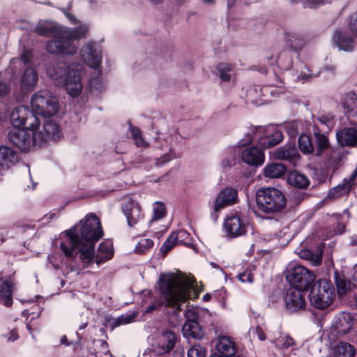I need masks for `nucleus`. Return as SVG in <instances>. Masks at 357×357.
<instances>
[{
	"instance_id": "bf43d9fd",
	"label": "nucleus",
	"mask_w": 357,
	"mask_h": 357,
	"mask_svg": "<svg viewBox=\"0 0 357 357\" xmlns=\"http://www.w3.org/2000/svg\"><path fill=\"white\" fill-rule=\"evenodd\" d=\"M255 333L259 338V340L264 341L266 340V334L261 327L257 326L255 329Z\"/></svg>"
},
{
	"instance_id": "69168bd1",
	"label": "nucleus",
	"mask_w": 357,
	"mask_h": 357,
	"mask_svg": "<svg viewBox=\"0 0 357 357\" xmlns=\"http://www.w3.org/2000/svg\"><path fill=\"white\" fill-rule=\"evenodd\" d=\"M48 259H49L50 263H51L52 264L53 267L55 269H58L60 267L59 264L54 261V256H53V255L50 256Z\"/></svg>"
},
{
	"instance_id": "20e7f679",
	"label": "nucleus",
	"mask_w": 357,
	"mask_h": 357,
	"mask_svg": "<svg viewBox=\"0 0 357 357\" xmlns=\"http://www.w3.org/2000/svg\"><path fill=\"white\" fill-rule=\"evenodd\" d=\"M47 75L56 84L63 86L71 97H77L82 92V79L85 74L83 65L74 63L68 67L65 63H51L46 69Z\"/></svg>"
},
{
	"instance_id": "7c9ffc66",
	"label": "nucleus",
	"mask_w": 357,
	"mask_h": 357,
	"mask_svg": "<svg viewBox=\"0 0 357 357\" xmlns=\"http://www.w3.org/2000/svg\"><path fill=\"white\" fill-rule=\"evenodd\" d=\"M287 181L289 185L297 188H305L310 184L307 177L298 171L291 172L288 175Z\"/></svg>"
},
{
	"instance_id": "3c124183",
	"label": "nucleus",
	"mask_w": 357,
	"mask_h": 357,
	"mask_svg": "<svg viewBox=\"0 0 357 357\" xmlns=\"http://www.w3.org/2000/svg\"><path fill=\"white\" fill-rule=\"evenodd\" d=\"M299 125L298 121H292L287 124L285 129L289 136L294 137L298 134Z\"/></svg>"
},
{
	"instance_id": "338daca9",
	"label": "nucleus",
	"mask_w": 357,
	"mask_h": 357,
	"mask_svg": "<svg viewBox=\"0 0 357 357\" xmlns=\"http://www.w3.org/2000/svg\"><path fill=\"white\" fill-rule=\"evenodd\" d=\"M271 225L275 229H279L281 226V223L277 220H271Z\"/></svg>"
},
{
	"instance_id": "39448f33",
	"label": "nucleus",
	"mask_w": 357,
	"mask_h": 357,
	"mask_svg": "<svg viewBox=\"0 0 357 357\" xmlns=\"http://www.w3.org/2000/svg\"><path fill=\"white\" fill-rule=\"evenodd\" d=\"M257 208L265 213L281 211L286 206V198L283 192L275 188H264L256 192Z\"/></svg>"
},
{
	"instance_id": "2eb2a0df",
	"label": "nucleus",
	"mask_w": 357,
	"mask_h": 357,
	"mask_svg": "<svg viewBox=\"0 0 357 357\" xmlns=\"http://www.w3.org/2000/svg\"><path fill=\"white\" fill-rule=\"evenodd\" d=\"M123 210L130 227L137 225V230H139V227L143 226L146 227L147 223L142 220L141 208L137 202L132 199L128 200L123 204Z\"/></svg>"
},
{
	"instance_id": "cd10ccee",
	"label": "nucleus",
	"mask_w": 357,
	"mask_h": 357,
	"mask_svg": "<svg viewBox=\"0 0 357 357\" xmlns=\"http://www.w3.org/2000/svg\"><path fill=\"white\" fill-rule=\"evenodd\" d=\"M13 284L0 278V304L10 307L13 304L12 291Z\"/></svg>"
},
{
	"instance_id": "49530a36",
	"label": "nucleus",
	"mask_w": 357,
	"mask_h": 357,
	"mask_svg": "<svg viewBox=\"0 0 357 357\" xmlns=\"http://www.w3.org/2000/svg\"><path fill=\"white\" fill-rule=\"evenodd\" d=\"M162 146L164 147L162 150L165 151V154L162 155L160 158L156 159L155 164L158 166L162 165L166 162H169L173 158L172 149L169 145L167 142H165V144H162Z\"/></svg>"
},
{
	"instance_id": "9d476101",
	"label": "nucleus",
	"mask_w": 357,
	"mask_h": 357,
	"mask_svg": "<svg viewBox=\"0 0 357 357\" xmlns=\"http://www.w3.org/2000/svg\"><path fill=\"white\" fill-rule=\"evenodd\" d=\"M286 278L291 287L305 291L314 282L315 276L303 266L292 264L287 271Z\"/></svg>"
},
{
	"instance_id": "de8ad7c7",
	"label": "nucleus",
	"mask_w": 357,
	"mask_h": 357,
	"mask_svg": "<svg viewBox=\"0 0 357 357\" xmlns=\"http://www.w3.org/2000/svg\"><path fill=\"white\" fill-rule=\"evenodd\" d=\"M254 267H249L244 270L243 272L238 273V278L242 282H253V273Z\"/></svg>"
},
{
	"instance_id": "f8f14e48",
	"label": "nucleus",
	"mask_w": 357,
	"mask_h": 357,
	"mask_svg": "<svg viewBox=\"0 0 357 357\" xmlns=\"http://www.w3.org/2000/svg\"><path fill=\"white\" fill-rule=\"evenodd\" d=\"M10 121L13 128L23 126L25 129L33 130L39 126V118L26 106L14 108L10 112Z\"/></svg>"
},
{
	"instance_id": "680f3d73",
	"label": "nucleus",
	"mask_w": 357,
	"mask_h": 357,
	"mask_svg": "<svg viewBox=\"0 0 357 357\" xmlns=\"http://www.w3.org/2000/svg\"><path fill=\"white\" fill-rule=\"evenodd\" d=\"M357 177V167H356V169L353 171V172L351 173V174L350 175L349 178L348 180H346L344 179V182L345 183H349L351 185V186L352 185V183L354 182V181L355 180V178Z\"/></svg>"
},
{
	"instance_id": "0e129e2a",
	"label": "nucleus",
	"mask_w": 357,
	"mask_h": 357,
	"mask_svg": "<svg viewBox=\"0 0 357 357\" xmlns=\"http://www.w3.org/2000/svg\"><path fill=\"white\" fill-rule=\"evenodd\" d=\"M332 116H322V117H320L319 118V121L324 123L325 125H326L327 126H329L331 124V121H332Z\"/></svg>"
},
{
	"instance_id": "052dcab7",
	"label": "nucleus",
	"mask_w": 357,
	"mask_h": 357,
	"mask_svg": "<svg viewBox=\"0 0 357 357\" xmlns=\"http://www.w3.org/2000/svg\"><path fill=\"white\" fill-rule=\"evenodd\" d=\"M63 13H64L65 16L66 17V18H68V20H69V22L71 24H76L78 22L77 17L73 14H72L66 10H63Z\"/></svg>"
},
{
	"instance_id": "13d9d810",
	"label": "nucleus",
	"mask_w": 357,
	"mask_h": 357,
	"mask_svg": "<svg viewBox=\"0 0 357 357\" xmlns=\"http://www.w3.org/2000/svg\"><path fill=\"white\" fill-rule=\"evenodd\" d=\"M4 336L7 338L8 342H14L19 337L17 333L14 330Z\"/></svg>"
},
{
	"instance_id": "f3484780",
	"label": "nucleus",
	"mask_w": 357,
	"mask_h": 357,
	"mask_svg": "<svg viewBox=\"0 0 357 357\" xmlns=\"http://www.w3.org/2000/svg\"><path fill=\"white\" fill-rule=\"evenodd\" d=\"M303 290L290 287L287 291L284 302L287 308L291 312H296L305 307V301L302 294Z\"/></svg>"
},
{
	"instance_id": "79ce46f5",
	"label": "nucleus",
	"mask_w": 357,
	"mask_h": 357,
	"mask_svg": "<svg viewBox=\"0 0 357 357\" xmlns=\"http://www.w3.org/2000/svg\"><path fill=\"white\" fill-rule=\"evenodd\" d=\"M137 314L135 312H128L126 314H123L114 319V321L112 324V328L119 327L121 325H126L128 324L132 323Z\"/></svg>"
},
{
	"instance_id": "b1692460",
	"label": "nucleus",
	"mask_w": 357,
	"mask_h": 357,
	"mask_svg": "<svg viewBox=\"0 0 357 357\" xmlns=\"http://www.w3.org/2000/svg\"><path fill=\"white\" fill-rule=\"evenodd\" d=\"M333 43L339 50L352 51L354 48V37L349 36L344 31H337L333 37Z\"/></svg>"
},
{
	"instance_id": "4d7b16f0",
	"label": "nucleus",
	"mask_w": 357,
	"mask_h": 357,
	"mask_svg": "<svg viewBox=\"0 0 357 357\" xmlns=\"http://www.w3.org/2000/svg\"><path fill=\"white\" fill-rule=\"evenodd\" d=\"M135 143L138 147L147 148L149 146V144L145 140H144L142 136L135 139Z\"/></svg>"
},
{
	"instance_id": "a878e982",
	"label": "nucleus",
	"mask_w": 357,
	"mask_h": 357,
	"mask_svg": "<svg viewBox=\"0 0 357 357\" xmlns=\"http://www.w3.org/2000/svg\"><path fill=\"white\" fill-rule=\"evenodd\" d=\"M273 156L278 160H292L298 159L300 154L294 144H288L275 150Z\"/></svg>"
},
{
	"instance_id": "ea45409f",
	"label": "nucleus",
	"mask_w": 357,
	"mask_h": 357,
	"mask_svg": "<svg viewBox=\"0 0 357 357\" xmlns=\"http://www.w3.org/2000/svg\"><path fill=\"white\" fill-rule=\"evenodd\" d=\"M298 255L301 258L312 261L314 265H318L321 261L322 255L321 253H314L308 249L301 250Z\"/></svg>"
},
{
	"instance_id": "0eeeda50",
	"label": "nucleus",
	"mask_w": 357,
	"mask_h": 357,
	"mask_svg": "<svg viewBox=\"0 0 357 357\" xmlns=\"http://www.w3.org/2000/svg\"><path fill=\"white\" fill-rule=\"evenodd\" d=\"M335 288L327 280H319L313 284L310 293L311 304L319 310L328 308L334 301Z\"/></svg>"
},
{
	"instance_id": "dca6fc26",
	"label": "nucleus",
	"mask_w": 357,
	"mask_h": 357,
	"mask_svg": "<svg viewBox=\"0 0 357 357\" xmlns=\"http://www.w3.org/2000/svg\"><path fill=\"white\" fill-rule=\"evenodd\" d=\"M355 320L349 313L340 312L333 320L332 329L337 335L342 336L347 334L354 327Z\"/></svg>"
},
{
	"instance_id": "a18cd8bd",
	"label": "nucleus",
	"mask_w": 357,
	"mask_h": 357,
	"mask_svg": "<svg viewBox=\"0 0 357 357\" xmlns=\"http://www.w3.org/2000/svg\"><path fill=\"white\" fill-rule=\"evenodd\" d=\"M314 136L316 138V143L318 149L317 155H320L322 151L328 148L329 142L328 138L324 134L315 133Z\"/></svg>"
},
{
	"instance_id": "4c0bfd02",
	"label": "nucleus",
	"mask_w": 357,
	"mask_h": 357,
	"mask_svg": "<svg viewBox=\"0 0 357 357\" xmlns=\"http://www.w3.org/2000/svg\"><path fill=\"white\" fill-rule=\"evenodd\" d=\"M298 146L304 154H310L314 151V146L310 137L307 135H301L298 138Z\"/></svg>"
},
{
	"instance_id": "f257e3e1",
	"label": "nucleus",
	"mask_w": 357,
	"mask_h": 357,
	"mask_svg": "<svg viewBox=\"0 0 357 357\" xmlns=\"http://www.w3.org/2000/svg\"><path fill=\"white\" fill-rule=\"evenodd\" d=\"M100 221L94 214H89L79 224L65 231L61 236L59 248L66 257L79 261L84 266L94 259L98 265L113 257L111 241H102L95 255L96 243L102 236Z\"/></svg>"
},
{
	"instance_id": "c756f323",
	"label": "nucleus",
	"mask_w": 357,
	"mask_h": 357,
	"mask_svg": "<svg viewBox=\"0 0 357 357\" xmlns=\"http://www.w3.org/2000/svg\"><path fill=\"white\" fill-rule=\"evenodd\" d=\"M182 333L185 338L199 339L203 334L197 321H185L182 327Z\"/></svg>"
},
{
	"instance_id": "bb28decb",
	"label": "nucleus",
	"mask_w": 357,
	"mask_h": 357,
	"mask_svg": "<svg viewBox=\"0 0 357 357\" xmlns=\"http://www.w3.org/2000/svg\"><path fill=\"white\" fill-rule=\"evenodd\" d=\"M341 104L347 114L357 116V94L354 91L344 93L342 96Z\"/></svg>"
},
{
	"instance_id": "412c9836",
	"label": "nucleus",
	"mask_w": 357,
	"mask_h": 357,
	"mask_svg": "<svg viewBox=\"0 0 357 357\" xmlns=\"http://www.w3.org/2000/svg\"><path fill=\"white\" fill-rule=\"evenodd\" d=\"M237 199V191L231 188H226L218 195L213 210L218 212L227 206L234 204Z\"/></svg>"
},
{
	"instance_id": "ddd939ff",
	"label": "nucleus",
	"mask_w": 357,
	"mask_h": 357,
	"mask_svg": "<svg viewBox=\"0 0 357 357\" xmlns=\"http://www.w3.org/2000/svg\"><path fill=\"white\" fill-rule=\"evenodd\" d=\"M80 59L89 67L98 70L102 62V50L100 45L94 41H89L82 45L79 50Z\"/></svg>"
},
{
	"instance_id": "5701e85b",
	"label": "nucleus",
	"mask_w": 357,
	"mask_h": 357,
	"mask_svg": "<svg viewBox=\"0 0 357 357\" xmlns=\"http://www.w3.org/2000/svg\"><path fill=\"white\" fill-rule=\"evenodd\" d=\"M216 349L219 354L225 357H231L236 351V344L232 337L222 335L218 339Z\"/></svg>"
},
{
	"instance_id": "4be33fe9",
	"label": "nucleus",
	"mask_w": 357,
	"mask_h": 357,
	"mask_svg": "<svg viewBox=\"0 0 357 357\" xmlns=\"http://www.w3.org/2000/svg\"><path fill=\"white\" fill-rule=\"evenodd\" d=\"M243 161L251 166H259L264 162L263 151L255 146L245 149L241 153Z\"/></svg>"
},
{
	"instance_id": "4468645a",
	"label": "nucleus",
	"mask_w": 357,
	"mask_h": 357,
	"mask_svg": "<svg viewBox=\"0 0 357 357\" xmlns=\"http://www.w3.org/2000/svg\"><path fill=\"white\" fill-rule=\"evenodd\" d=\"M224 226L227 236L230 238H236L244 235L247 232L248 227L236 213H231L227 217Z\"/></svg>"
},
{
	"instance_id": "a211bd4d",
	"label": "nucleus",
	"mask_w": 357,
	"mask_h": 357,
	"mask_svg": "<svg viewBox=\"0 0 357 357\" xmlns=\"http://www.w3.org/2000/svg\"><path fill=\"white\" fill-rule=\"evenodd\" d=\"M38 127V128L36 127V130L39 133H41L43 136L42 146L47 142L49 138L56 140L59 139L61 135L59 127L56 123L52 121H47L42 123L40 119H39V126Z\"/></svg>"
},
{
	"instance_id": "f704fd0d",
	"label": "nucleus",
	"mask_w": 357,
	"mask_h": 357,
	"mask_svg": "<svg viewBox=\"0 0 357 357\" xmlns=\"http://www.w3.org/2000/svg\"><path fill=\"white\" fill-rule=\"evenodd\" d=\"M285 40L295 50L304 45L303 38L295 31L286 33Z\"/></svg>"
},
{
	"instance_id": "6e6d98bb",
	"label": "nucleus",
	"mask_w": 357,
	"mask_h": 357,
	"mask_svg": "<svg viewBox=\"0 0 357 357\" xmlns=\"http://www.w3.org/2000/svg\"><path fill=\"white\" fill-rule=\"evenodd\" d=\"M10 86L5 83L0 82V98L6 96L10 91Z\"/></svg>"
},
{
	"instance_id": "6ab92c4d",
	"label": "nucleus",
	"mask_w": 357,
	"mask_h": 357,
	"mask_svg": "<svg viewBox=\"0 0 357 357\" xmlns=\"http://www.w3.org/2000/svg\"><path fill=\"white\" fill-rule=\"evenodd\" d=\"M337 143L344 146H357V126L345 127L336 132Z\"/></svg>"
},
{
	"instance_id": "6e6552de",
	"label": "nucleus",
	"mask_w": 357,
	"mask_h": 357,
	"mask_svg": "<svg viewBox=\"0 0 357 357\" xmlns=\"http://www.w3.org/2000/svg\"><path fill=\"white\" fill-rule=\"evenodd\" d=\"M31 106L34 114L43 117L53 116L59 109L57 99L47 90H40L33 94Z\"/></svg>"
},
{
	"instance_id": "1a4fd4ad",
	"label": "nucleus",
	"mask_w": 357,
	"mask_h": 357,
	"mask_svg": "<svg viewBox=\"0 0 357 357\" xmlns=\"http://www.w3.org/2000/svg\"><path fill=\"white\" fill-rule=\"evenodd\" d=\"M282 139L283 135L280 131L265 130L261 127H252L250 128L243 144L257 141L263 149H268L278 144Z\"/></svg>"
},
{
	"instance_id": "864d4df0",
	"label": "nucleus",
	"mask_w": 357,
	"mask_h": 357,
	"mask_svg": "<svg viewBox=\"0 0 357 357\" xmlns=\"http://www.w3.org/2000/svg\"><path fill=\"white\" fill-rule=\"evenodd\" d=\"M32 58L33 54L31 50H24L21 55V60L25 63H30L32 60Z\"/></svg>"
},
{
	"instance_id": "e2e57ef3",
	"label": "nucleus",
	"mask_w": 357,
	"mask_h": 357,
	"mask_svg": "<svg viewBox=\"0 0 357 357\" xmlns=\"http://www.w3.org/2000/svg\"><path fill=\"white\" fill-rule=\"evenodd\" d=\"M130 132L134 139L142 136L141 131L137 128L130 127Z\"/></svg>"
},
{
	"instance_id": "aec40b11",
	"label": "nucleus",
	"mask_w": 357,
	"mask_h": 357,
	"mask_svg": "<svg viewBox=\"0 0 357 357\" xmlns=\"http://www.w3.org/2000/svg\"><path fill=\"white\" fill-rule=\"evenodd\" d=\"M38 81V75L35 68L29 67L24 69L20 78V86L22 91H32Z\"/></svg>"
},
{
	"instance_id": "5fc2aeb1",
	"label": "nucleus",
	"mask_w": 357,
	"mask_h": 357,
	"mask_svg": "<svg viewBox=\"0 0 357 357\" xmlns=\"http://www.w3.org/2000/svg\"><path fill=\"white\" fill-rule=\"evenodd\" d=\"M349 29L352 32L354 36H357V13L355 17L351 19L349 24Z\"/></svg>"
},
{
	"instance_id": "7ed1b4c3",
	"label": "nucleus",
	"mask_w": 357,
	"mask_h": 357,
	"mask_svg": "<svg viewBox=\"0 0 357 357\" xmlns=\"http://www.w3.org/2000/svg\"><path fill=\"white\" fill-rule=\"evenodd\" d=\"M89 31L87 24L71 28L52 21L40 22L35 27V31L39 35L53 36L54 38L46 45V50L49 53L71 56L75 55L78 50V46L75 41L85 38Z\"/></svg>"
},
{
	"instance_id": "774afa93",
	"label": "nucleus",
	"mask_w": 357,
	"mask_h": 357,
	"mask_svg": "<svg viewBox=\"0 0 357 357\" xmlns=\"http://www.w3.org/2000/svg\"><path fill=\"white\" fill-rule=\"evenodd\" d=\"M157 307H158V305L151 304L147 307L146 310H145V312H146V313L151 312L152 311L155 310L157 308Z\"/></svg>"
},
{
	"instance_id": "09e8293b",
	"label": "nucleus",
	"mask_w": 357,
	"mask_h": 357,
	"mask_svg": "<svg viewBox=\"0 0 357 357\" xmlns=\"http://www.w3.org/2000/svg\"><path fill=\"white\" fill-rule=\"evenodd\" d=\"M188 357H206V351L200 345H195L188 349Z\"/></svg>"
},
{
	"instance_id": "72a5a7b5",
	"label": "nucleus",
	"mask_w": 357,
	"mask_h": 357,
	"mask_svg": "<svg viewBox=\"0 0 357 357\" xmlns=\"http://www.w3.org/2000/svg\"><path fill=\"white\" fill-rule=\"evenodd\" d=\"M335 282L337 294L340 297L346 295L354 287V284L344 277H336Z\"/></svg>"
},
{
	"instance_id": "8fccbe9b",
	"label": "nucleus",
	"mask_w": 357,
	"mask_h": 357,
	"mask_svg": "<svg viewBox=\"0 0 357 357\" xmlns=\"http://www.w3.org/2000/svg\"><path fill=\"white\" fill-rule=\"evenodd\" d=\"M177 243V241L172 233L162 245L160 250L166 255Z\"/></svg>"
},
{
	"instance_id": "423d86ee",
	"label": "nucleus",
	"mask_w": 357,
	"mask_h": 357,
	"mask_svg": "<svg viewBox=\"0 0 357 357\" xmlns=\"http://www.w3.org/2000/svg\"><path fill=\"white\" fill-rule=\"evenodd\" d=\"M7 137L8 141L22 151H27L33 147L42 146L43 135L36 128L23 129L13 128L9 130Z\"/></svg>"
},
{
	"instance_id": "37998d69",
	"label": "nucleus",
	"mask_w": 357,
	"mask_h": 357,
	"mask_svg": "<svg viewBox=\"0 0 357 357\" xmlns=\"http://www.w3.org/2000/svg\"><path fill=\"white\" fill-rule=\"evenodd\" d=\"M165 215L166 211L164 204L158 202H155L153 204V217L149 222L152 223L153 221L159 220L164 218Z\"/></svg>"
},
{
	"instance_id": "473e14b6",
	"label": "nucleus",
	"mask_w": 357,
	"mask_h": 357,
	"mask_svg": "<svg viewBox=\"0 0 357 357\" xmlns=\"http://www.w3.org/2000/svg\"><path fill=\"white\" fill-rule=\"evenodd\" d=\"M281 88L282 82L280 81H278L275 84H272L270 86H265L262 88L257 87L254 89H250L248 91V96L252 97L255 93L257 94L259 92L264 96H266V93H270L272 96H275V93L276 91L278 93L282 92Z\"/></svg>"
},
{
	"instance_id": "603ef678",
	"label": "nucleus",
	"mask_w": 357,
	"mask_h": 357,
	"mask_svg": "<svg viewBox=\"0 0 357 357\" xmlns=\"http://www.w3.org/2000/svg\"><path fill=\"white\" fill-rule=\"evenodd\" d=\"M185 321H197L198 314L195 309L192 307L188 308L184 313Z\"/></svg>"
},
{
	"instance_id": "c85d7f7f",
	"label": "nucleus",
	"mask_w": 357,
	"mask_h": 357,
	"mask_svg": "<svg viewBox=\"0 0 357 357\" xmlns=\"http://www.w3.org/2000/svg\"><path fill=\"white\" fill-rule=\"evenodd\" d=\"M286 171V165L278 162L268 163L263 169L264 176L271 178L282 176Z\"/></svg>"
},
{
	"instance_id": "393cba45",
	"label": "nucleus",
	"mask_w": 357,
	"mask_h": 357,
	"mask_svg": "<svg viewBox=\"0 0 357 357\" xmlns=\"http://www.w3.org/2000/svg\"><path fill=\"white\" fill-rule=\"evenodd\" d=\"M16 153L10 147L0 146V172L8 170L17 162Z\"/></svg>"
},
{
	"instance_id": "f03ea898",
	"label": "nucleus",
	"mask_w": 357,
	"mask_h": 357,
	"mask_svg": "<svg viewBox=\"0 0 357 357\" xmlns=\"http://www.w3.org/2000/svg\"><path fill=\"white\" fill-rule=\"evenodd\" d=\"M158 291L161 303L175 309L169 317V324L176 327L181 323L178 311L183 303L198 296L195 291L194 281L183 273H161L158 280Z\"/></svg>"
},
{
	"instance_id": "c9c22d12",
	"label": "nucleus",
	"mask_w": 357,
	"mask_h": 357,
	"mask_svg": "<svg viewBox=\"0 0 357 357\" xmlns=\"http://www.w3.org/2000/svg\"><path fill=\"white\" fill-rule=\"evenodd\" d=\"M275 344L277 349L284 351L296 345V341L289 335L282 334L275 339Z\"/></svg>"
},
{
	"instance_id": "9b49d317",
	"label": "nucleus",
	"mask_w": 357,
	"mask_h": 357,
	"mask_svg": "<svg viewBox=\"0 0 357 357\" xmlns=\"http://www.w3.org/2000/svg\"><path fill=\"white\" fill-rule=\"evenodd\" d=\"M178 339L176 333L170 329L158 330L152 335V347L159 354L169 353L175 347Z\"/></svg>"
},
{
	"instance_id": "c03bdc74",
	"label": "nucleus",
	"mask_w": 357,
	"mask_h": 357,
	"mask_svg": "<svg viewBox=\"0 0 357 357\" xmlns=\"http://www.w3.org/2000/svg\"><path fill=\"white\" fill-rule=\"evenodd\" d=\"M153 246V241L150 238H142L135 245V252L144 254L149 252Z\"/></svg>"
},
{
	"instance_id": "a19ab883",
	"label": "nucleus",
	"mask_w": 357,
	"mask_h": 357,
	"mask_svg": "<svg viewBox=\"0 0 357 357\" xmlns=\"http://www.w3.org/2000/svg\"><path fill=\"white\" fill-rule=\"evenodd\" d=\"M216 69L219 73L220 78L222 81L229 82L231 79L232 67L230 64L220 63L217 65Z\"/></svg>"
},
{
	"instance_id": "2f4dec72",
	"label": "nucleus",
	"mask_w": 357,
	"mask_h": 357,
	"mask_svg": "<svg viewBox=\"0 0 357 357\" xmlns=\"http://www.w3.org/2000/svg\"><path fill=\"white\" fill-rule=\"evenodd\" d=\"M333 357H353L355 349L349 343L340 342L332 349Z\"/></svg>"
},
{
	"instance_id": "58836bf2",
	"label": "nucleus",
	"mask_w": 357,
	"mask_h": 357,
	"mask_svg": "<svg viewBox=\"0 0 357 357\" xmlns=\"http://www.w3.org/2000/svg\"><path fill=\"white\" fill-rule=\"evenodd\" d=\"M178 244L184 245L188 247L192 245V238L190 234L185 229H179L172 232Z\"/></svg>"
},
{
	"instance_id": "e433bc0d",
	"label": "nucleus",
	"mask_w": 357,
	"mask_h": 357,
	"mask_svg": "<svg viewBox=\"0 0 357 357\" xmlns=\"http://www.w3.org/2000/svg\"><path fill=\"white\" fill-rule=\"evenodd\" d=\"M351 190V185L349 183H343L340 184L335 188L330 190L328 193L327 197L330 199H336L340 197L344 194L349 192Z\"/></svg>"
}]
</instances>
